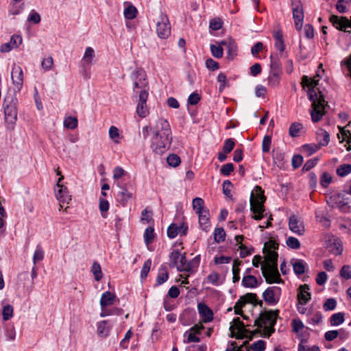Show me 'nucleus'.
Wrapping results in <instances>:
<instances>
[{
    "instance_id": "6",
    "label": "nucleus",
    "mask_w": 351,
    "mask_h": 351,
    "mask_svg": "<svg viewBox=\"0 0 351 351\" xmlns=\"http://www.w3.org/2000/svg\"><path fill=\"white\" fill-rule=\"evenodd\" d=\"M279 315V310L265 311L260 313L259 317L254 320V326L262 327L265 325V330L267 331V337L274 332V326Z\"/></svg>"
},
{
    "instance_id": "42",
    "label": "nucleus",
    "mask_w": 351,
    "mask_h": 351,
    "mask_svg": "<svg viewBox=\"0 0 351 351\" xmlns=\"http://www.w3.org/2000/svg\"><path fill=\"white\" fill-rule=\"evenodd\" d=\"M169 278V274L165 269L162 268L160 269L158 275L156 278V284L160 285L165 282Z\"/></svg>"
},
{
    "instance_id": "54",
    "label": "nucleus",
    "mask_w": 351,
    "mask_h": 351,
    "mask_svg": "<svg viewBox=\"0 0 351 351\" xmlns=\"http://www.w3.org/2000/svg\"><path fill=\"white\" fill-rule=\"evenodd\" d=\"M210 50L213 56L215 58H220L223 56V48L221 46L210 45Z\"/></svg>"
},
{
    "instance_id": "2",
    "label": "nucleus",
    "mask_w": 351,
    "mask_h": 351,
    "mask_svg": "<svg viewBox=\"0 0 351 351\" xmlns=\"http://www.w3.org/2000/svg\"><path fill=\"white\" fill-rule=\"evenodd\" d=\"M171 141V130L169 122L162 118L158 119L150 139L152 149L156 154L162 155L169 149Z\"/></svg>"
},
{
    "instance_id": "7",
    "label": "nucleus",
    "mask_w": 351,
    "mask_h": 351,
    "mask_svg": "<svg viewBox=\"0 0 351 351\" xmlns=\"http://www.w3.org/2000/svg\"><path fill=\"white\" fill-rule=\"evenodd\" d=\"M171 267H176L180 271H189L191 270V263L187 262L185 254H181L178 250H173L170 255Z\"/></svg>"
},
{
    "instance_id": "8",
    "label": "nucleus",
    "mask_w": 351,
    "mask_h": 351,
    "mask_svg": "<svg viewBox=\"0 0 351 351\" xmlns=\"http://www.w3.org/2000/svg\"><path fill=\"white\" fill-rule=\"evenodd\" d=\"M156 33L161 39L167 38L171 34V25L167 16L161 13L156 19Z\"/></svg>"
},
{
    "instance_id": "38",
    "label": "nucleus",
    "mask_w": 351,
    "mask_h": 351,
    "mask_svg": "<svg viewBox=\"0 0 351 351\" xmlns=\"http://www.w3.org/2000/svg\"><path fill=\"white\" fill-rule=\"evenodd\" d=\"M226 238V232L223 228H217L214 231V240L216 243L223 242Z\"/></svg>"
},
{
    "instance_id": "43",
    "label": "nucleus",
    "mask_w": 351,
    "mask_h": 351,
    "mask_svg": "<svg viewBox=\"0 0 351 351\" xmlns=\"http://www.w3.org/2000/svg\"><path fill=\"white\" fill-rule=\"evenodd\" d=\"M351 173V165L344 164L340 165L337 169V173L341 177L346 176Z\"/></svg>"
},
{
    "instance_id": "16",
    "label": "nucleus",
    "mask_w": 351,
    "mask_h": 351,
    "mask_svg": "<svg viewBox=\"0 0 351 351\" xmlns=\"http://www.w3.org/2000/svg\"><path fill=\"white\" fill-rule=\"evenodd\" d=\"M309 286L306 284L300 286L298 299L300 304L304 305L311 299V295L309 292Z\"/></svg>"
},
{
    "instance_id": "33",
    "label": "nucleus",
    "mask_w": 351,
    "mask_h": 351,
    "mask_svg": "<svg viewBox=\"0 0 351 351\" xmlns=\"http://www.w3.org/2000/svg\"><path fill=\"white\" fill-rule=\"evenodd\" d=\"M91 271L96 281H99L103 278L101 266L97 261L93 263Z\"/></svg>"
},
{
    "instance_id": "39",
    "label": "nucleus",
    "mask_w": 351,
    "mask_h": 351,
    "mask_svg": "<svg viewBox=\"0 0 351 351\" xmlns=\"http://www.w3.org/2000/svg\"><path fill=\"white\" fill-rule=\"evenodd\" d=\"M303 128V126L300 123H293L289 128V135L292 137H296L299 136L300 131Z\"/></svg>"
},
{
    "instance_id": "53",
    "label": "nucleus",
    "mask_w": 351,
    "mask_h": 351,
    "mask_svg": "<svg viewBox=\"0 0 351 351\" xmlns=\"http://www.w3.org/2000/svg\"><path fill=\"white\" fill-rule=\"evenodd\" d=\"M235 145L234 141L231 138H228L225 141L223 146V152L225 153H230L232 151Z\"/></svg>"
},
{
    "instance_id": "12",
    "label": "nucleus",
    "mask_w": 351,
    "mask_h": 351,
    "mask_svg": "<svg viewBox=\"0 0 351 351\" xmlns=\"http://www.w3.org/2000/svg\"><path fill=\"white\" fill-rule=\"evenodd\" d=\"M132 77L134 81V90L137 88L141 89V90H147V81L146 74L143 70H136L132 73Z\"/></svg>"
},
{
    "instance_id": "62",
    "label": "nucleus",
    "mask_w": 351,
    "mask_h": 351,
    "mask_svg": "<svg viewBox=\"0 0 351 351\" xmlns=\"http://www.w3.org/2000/svg\"><path fill=\"white\" fill-rule=\"evenodd\" d=\"M210 28L213 30H219L222 27V22L219 18H215L210 22Z\"/></svg>"
},
{
    "instance_id": "30",
    "label": "nucleus",
    "mask_w": 351,
    "mask_h": 351,
    "mask_svg": "<svg viewBox=\"0 0 351 351\" xmlns=\"http://www.w3.org/2000/svg\"><path fill=\"white\" fill-rule=\"evenodd\" d=\"M274 38L276 40L275 46L281 52L285 50V44L282 37V34L280 31H277L274 33Z\"/></svg>"
},
{
    "instance_id": "24",
    "label": "nucleus",
    "mask_w": 351,
    "mask_h": 351,
    "mask_svg": "<svg viewBox=\"0 0 351 351\" xmlns=\"http://www.w3.org/2000/svg\"><path fill=\"white\" fill-rule=\"evenodd\" d=\"M240 299L242 300L243 304H246L247 303H251L254 305L258 304L262 306L263 302L258 301L256 293H249L245 295L241 296Z\"/></svg>"
},
{
    "instance_id": "22",
    "label": "nucleus",
    "mask_w": 351,
    "mask_h": 351,
    "mask_svg": "<svg viewBox=\"0 0 351 351\" xmlns=\"http://www.w3.org/2000/svg\"><path fill=\"white\" fill-rule=\"evenodd\" d=\"M197 214L199 217V223L200 226L204 231L207 232L208 228L210 227V215L208 210H206L200 213H198Z\"/></svg>"
},
{
    "instance_id": "14",
    "label": "nucleus",
    "mask_w": 351,
    "mask_h": 351,
    "mask_svg": "<svg viewBox=\"0 0 351 351\" xmlns=\"http://www.w3.org/2000/svg\"><path fill=\"white\" fill-rule=\"evenodd\" d=\"M55 192L56 197L60 202L69 204L71 200V195L69 194V189L64 184H56Z\"/></svg>"
},
{
    "instance_id": "32",
    "label": "nucleus",
    "mask_w": 351,
    "mask_h": 351,
    "mask_svg": "<svg viewBox=\"0 0 351 351\" xmlns=\"http://www.w3.org/2000/svg\"><path fill=\"white\" fill-rule=\"evenodd\" d=\"M292 265L293 269L297 275H301L305 272V263L302 260H295Z\"/></svg>"
},
{
    "instance_id": "58",
    "label": "nucleus",
    "mask_w": 351,
    "mask_h": 351,
    "mask_svg": "<svg viewBox=\"0 0 351 351\" xmlns=\"http://www.w3.org/2000/svg\"><path fill=\"white\" fill-rule=\"evenodd\" d=\"M234 169L233 164L227 163L221 167L220 172L222 175L228 176L234 171Z\"/></svg>"
},
{
    "instance_id": "34",
    "label": "nucleus",
    "mask_w": 351,
    "mask_h": 351,
    "mask_svg": "<svg viewBox=\"0 0 351 351\" xmlns=\"http://www.w3.org/2000/svg\"><path fill=\"white\" fill-rule=\"evenodd\" d=\"M321 148L319 144L312 143L306 144L302 146V149L306 153L307 156H311Z\"/></svg>"
},
{
    "instance_id": "18",
    "label": "nucleus",
    "mask_w": 351,
    "mask_h": 351,
    "mask_svg": "<svg viewBox=\"0 0 351 351\" xmlns=\"http://www.w3.org/2000/svg\"><path fill=\"white\" fill-rule=\"evenodd\" d=\"M221 45H225L228 49L227 58L230 60H233L237 51V45L235 41L230 38L222 41Z\"/></svg>"
},
{
    "instance_id": "17",
    "label": "nucleus",
    "mask_w": 351,
    "mask_h": 351,
    "mask_svg": "<svg viewBox=\"0 0 351 351\" xmlns=\"http://www.w3.org/2000/svg\"><path fill=\"white\" fill-rule=\"evenodd\" d=\"M335 204L341 211L347 213L350 210L349 198L342 194H337L333 197Z\"/></svg>"
},
{
    "instance_id": "1",
    "label": "nucleus",
    "mask_w": 351,
    "mask_h": 351,
    "mask_svg": "<svg viewBox=\"0 0 351 351\" xmlns=\"http://www.w3.org/2000/svg\"><path fill=\"white\" fill-rule=\"evenodd\" d=\"M322 66V64H319L317 71L316 77L309 78L308 76L304 75L302 78L301 82L303 87L307 86L308 88V98L312 102V110L311 112V115L313 122L319 121L325 114L326 101H325L324 97L321 91L317 92L315 89L316 86L318 84L319 81L316 77L320 76V72H324Z\"/></svg>"
},
{
    "instance_id": "4",
    "label": "nucleus",
    "mask_w": 351,
    "mask_h": 351,
    "mask_svg": "<svg viewBox=\"0 0 351 351\" xmlns=\"http://www.w3.org/2000/svg\"><path fill=\"white\" fill-rule=\"evenodd\" d=\"M3 107L6 126L8 129L13 130L17 120V98L14 93H7Z\"/></svg>"
},
{
    "instance_id": "55",
    "label": "nucleus",
    "mask_w": 351,
    "mask_h": 351,
    "mask_svg": "<svg viewBox=\"0 0 351 351\" xmlns=\"http://www.w3.org/2000/svg\"><path fill=\"white\" fill-rule=\"evenodd\" d=\"M44 258V252L40 246H37L33 256V262L35 265L37 261H42Z\"/></svg>"
},
{
    "instance_id": "3",
    "label": "nucleus",
    "mask_w": 351,
    "mask_h": 351,
    "mask_svg": "<svg viewBox=\"0 0 351 351\" xmlns=\"http://www.w3.org/2000/svg\"><path fill=\"white\" fill-rule=\"evenodd\" d=\"M265 261L261 265L263 276L267 283H283L277 268L278 254L274 250H264Z\"/></svg>"
},
{
    "instance_id": "29",
    "label": "nucleus",
    "mask_w": 351,
    "mask_h": 351,
    "mask_svg": "<svg viewBox=\"0 0 351 351\" xmlns=\"http://www.w3.org/2000/svg\"><path fill=\"white\" fill-rule=\"evenodd\" d=\"M108 322L106 320L102 321L98 324L97 332L101 337H106L110 331V327L108 326Z\"/></svg>"
},
{
    "instance_id": "48",
    "label": "nucleus",
    "mask_w": 351,
    "mask_h": 351,
    "mask_svg": "<svg viewBox=\"0 0 351 351\" xmlns=\"http://www.w3.org/2000/svg\"><path fill=\"white\" fill-rule=\"evenodd\" d=\"M3 318L5 321L8 320L13 315V307L10 305H5L2 311Z\"/></svg>"
},
{
    "instance_id": "59",
    "label": "nucleus",
    "mask_w": 351,
    "mask_h": 351,
    "mask_svg": "<svg viewBox=\"0 0 351 351\" xmlns=\"http://www.w3.org/2000/svg\"><path fill=\"white\" fill-rule=\"evenodd\" d=\"M152 265V261L150 259L147 260L143 266L141 273V278H145L147 276V274L150 270V267Z\"/></svg>"
},
{
    "instance_id": "44",
    "label": "nucleus",
    "mask_w": 351,
    "mask_h": 351,
    "mask_svg": "<svg viewBox=\"0 0 351 351\" xmlns=\"http://www.w3.org/2000/svg\"><path fill=\"white\" fill-rule=\"evenodd\" d=\"M184 336L186 338L184 340V343H189L191 342H199L200 341L199 338L197 337L196 334L193 333V332H191L190 330L186 331Z\"/></svg>"
},
{
    "instance_id": "64",
    "label": "nucleus",
    "mask_w": 351,
    "mask_h": 351,
    "mask_svg": "<svg viewBox=\"0 0 351 351\" xmlns=\"http://www.w3.org/2000/svg\"><path fill=\"white\" fill-rule=\"evenodd\" d=\"M340 275L346 279H351L350 267L348 265H344L340 271Z\"/></svg>"
},
{
    "instance_id": "60",
    "label": "nucleus",
    "mask_w": 351,
    "mask_h": 351,
    "mask_svg": "<svg viewBox=\"0 0 351 351\" xmlns=\"http://www.w3.org/2000/svg\"><path fill=\"white\" fill-rule=\"evenodd\" d=\"M303 162V157L301 155H294L291 160V165L293 169L300 167Z\"/></svg>"
},
{
    "instance_id": "63",
    "label": "nucleus",
    "mask_w": 351,
    "mask_h": 351,
    "mask_svg": "<svg viewBox=\"0 0 351 351\" xmlns=\"http://www.w3.org/2000/svg\"><path fill=\"white\" fill-rule=\"evenodd\" d=\"M126 174V171L121 167H117L113 170V178L118 180L124 176Z\"/></svg>"
},
{
    "instance_id": "20",
    "label": "nucleus",
    "mask_w": 351,
    "mask_h": 351,
    "mask_svg": "<svg viewBox=\"0 0 351 351\" xmlns=\"http://www.w3.org/2000/svg\"><path fill=\"white\" fill-rule=\"evenodd\" d=\"M316 140L321 147L326 146L330 142V134L326 130L319 128L316 132Z\"/></svg>"
},
{
    "instance_id": "61",
    "label": "nucleus",
    "mask_w": 351,
    "mask_h": 351,
    "mask_svg": "<svg viewBox=\"0 0 351 351\" xmlns=\"http://www.w3.org/2000/svg\"><path fill=\"white\" fill-rule=\"evenodd\" d=\"M251 348L254 351H264L265 349V342L263 340H258L251 346Z\"/></svg>"
},
{
    "instance_id": "40",
    "label": "nucleus",
    "mask_w": 351,
    "mask_h": 351,
    "mask_svg": "<svg viewBox=\"0 0 351 351\" xmlns=\"http://www.w3.org/2000/svg\"><path fill=\"white\" fill-rule=\"evenodd\" d=\"M136 8L130 5H128L124 10V16L127 19H134L136 16Z\"/></svg>"
},
{
    "instance_id": "56",
    "label": "nucleus",
    "mask_w": 351,
    "mask_h": 351,
    "mask_svg": "<svg viewBox=\"0 0 351 351\" xmlns=\"http://www.w3.org/2000/svg\"><path fill=\"white\" fill-rule=\"evenodd\" d=\"M337 306V302L334 298L327 299L323 305V308L325 311H332Z\"/></svg>"
},
{
    "instance_id": "51",
    "label": "nucleus",
    "mask_w": 351,
    "mask_h": 351,
    "mask_svg": "<svg viewBox=\"0 0 351 351\" xmlns=\"http://www.w3.org/2000/svg\"><path fill=\"white\" fill-rule=\"evenodd\" d=\"M244 327L243 323L240 320L239 317L234 318L233 319V326H231L230 330H231V337H233L234 335L233 334V329L242 330Z\"/></svg>"
},
{
    "instance_id": "26",
    "label": "nucleus",
    "mask_w": 351,
    "mask_h": 351,
    "mask_svg": "<svg viewBox=\"0 0 351 351\" xmlns=\"http://www.w3.org/2000/svg\"><path fill=\"white\" fill-rule=\"evenodd\" d=\"M345 320L344 313H337L333 314L330 318V324L332 326H339Z\"/></svg>"
},
{
    "instance_id": "27",
    "label": "nucleus",
    "mask_w": 351,
    "mask_h": 351,
    "mask_svg": "<svg viewBox=\"0 0 351 351\" xmlns=\"http://www.w3.org/2000/svg\"><path fill=\"white\" fill-rule=\"evenodd\" d=\"M271 64H270V72L271 73H282L280 63L277 56L271 55Z\"/></svg>"
},
{
    "instance_id": "52",
    "label": "nucleus",
    "mask_w": 351,
    "mask_h": 351,
    "mask_svg": "<svg viewBox=\"0 0 351 351\" xmlns=\"http://www.w3.org/2000/svg\"><path fill=\"white\" fill-rule=\"evenodd\" d=\"M271 144V138L269 136H265L262 142V149L264 153L269 152Z\"/></svg>"
},
{
    "instance_id": "36",
    "label": "nucleus",
    "mask_w": 351,
    "mask_h": 351,
    "mask_svg": "<svg viewBox=\"0 0 351 351\" xmlns=\"http://www.w3.org/2000/svg\"><path fill=\"white\" fill-rule=\"evenodd\" d=\"M155 237L154 229L152 226H149L145 229L144 233V239L147 245L152 243Z\"/></svg>"
},
{
    "instance_id": "28",
    "label": "nucleus",
    "mask_w": 351,
    "mask_h": 351,
    "mask_svg": "<svg viewBox=\"0 0 351 351\" xmlns=\"http://www.w3.org/2000/svg\"><path fill=\"white\" fill-rule=\"evenodd\" d=\"M292 332L298 334L299 339H302V335L299 332L304 328V325L300 319H293L291 323Z\"/></svg>"
},
{
    "instance_id": "57",
    "label": "nucleus",
    "mask_w": 351,
    "mask_h": 351,
    "mask_svg": "<svg viewBox=\"0 0 351 351\" xmlns=\"http://www.w3.org/2000/svg\"><path fill=\"white\" fill-rule=\"evenodd\" d=\"M114 313L121 315L122 313V310L115 308L113 310L110 311V310L107 309L106 308H101L100 316L103 317H106V316H108V315H110L112 314H114Z\"/></svg>"
},
{
    "instance_id": "19",
    "label": "nucleus",
    "mask_w": 351,
    "mask_h": 351,
    "mask_svg": "<svg viewBox=\"0 0 351 351\" xmlns=\"http://www.w3.org/2000/svg\"><path fill=\"white\" fill-rule=\"evenodd\" d=\"M198 311L200 315L203 317L204 322H210L213 318V313L212 311L204 303H199Z\"/></svg>"
},
{
    "instance_id": "21",
    "label": "nucleus",
    "mask_w": 351,
    "mask_h": 351,
    "mask_svg": "<svg viewBox=\"0 0 351 351\" xmlns=\"http://www.w3.org/2000/svg\"><path fill=\"white\" fill-rule=\"evenodd\" d=\"M116 300V295L110 291H106L101 295L100 299V305L101 308H106L108 306L114 304Z\"/></svg>"
},
{
    "instance_id": "10",
    "label": "nucleus",
    "mask_w": 351,
    "mask_h": 351,
    "mask_svg": "<svg viewBox=\"0 0 351 351\" xmlns=\"http://www.w3.org/2000/svg\"><path fill=\"white\" fill-rule=\"evenodd\" d=\"M148 95L147 90H142L140 91L136 113L141 119L145 118L149 113V108L147 104Z\"/></svg>"
},
{
    "instance_id": "45",
    "label": "nucleus",
    "mask_w": 351,
    "mask_h": 351,
    "mask_svg": "<svg viewBox=\"0 0 351 351\" xmlns=\"http://www.w3.org/2000/svg\"><path fill=\"white\" fill-rule=\"evenodd\" d=\"M109 136L111 139L113 140V141L115 143H119V132L117 127L115 126H111L109 129Z\"/></svg>"
},
{
    "instance_id": "41",
    "label": "nucleus",
    "mask_w": 351,
    "mask_h": 351,
    "mask_svg": "<svg viewBox=\"0 0 351 351\" xmlns=\"http://www.w3.org/2000/svg\"><path fill=\"white\" fill-rule=\"evenodd\" d=\"M167 162L169 166L176 167L180 162V158L177 154H169L167 158Z\"/></svg>"
},
{
    "instance_id": "31",
    "label": "nucleus",
    "mask_w": 351,
    "mask_h": 351,
    "mask_svg": "<svg viewBox=\"0 0 351 351\" xmlns=\"http://www.w3.org/2000/svg\"><path fill=\"white\" fill-rule=\"evenodd\" d=\"M282 73H271L268 77V85L276 87L279 85Z\"/></svg>"
},
{
    "instance_id": "5",
    "label": "nucleus",
    "mask_w": 351,
    "mask_h": 351,
    "mask_svg": "<svg viewBox=\"0 0 351 351\" xmlns=\"http://www.w3.org/2000/svg\"><path fill=\"white\" fill-rule=\"evenodd\" d=\"M266 197L264 195V191L261 186H256L250 197V209L255 214L252 217L255 220H260L264 217V203Z\"/></svg>"
},
{
    "instance_id": "9",
    "label": "nucleus",
    "mask_w": 351,
    "mask_h": 351,
    "mask_svg": "<svg viewBox=\"0 0 351 351\" xmlns=\"http://www.w3.org/2000/svg\"><path fill=\"white\" fill-rule=\"evenodd\" d=\"M293 18L295 21V26L297 30L300 31L303 25L304 8L300 0L291 2Z\"/></svg>"
},
{
    "instance_id": "46",
    "label": "nucleus",
    "mask_w": 351,
    "mask_h": 351,
    "mask_svg": "<svg viewBox=\"0 0 351 351\" xmlns=\"http://www.w3.org/2000/svg\"><path fill=\"white\" fill-rule=\"evenodd\" d=\"M286 243L287 246L291 249H299L300 247V243L298 239L293 237H289Z\"/></svg>"
},
{
    "instance_id": "13",
    "label": "nucleus",
    "mask_w": 351,
    "mask_h": 351,
    "mask_svg": "<svg viewBox=\"0 0 351 351\" xmlns=\"http://www.w3.org/2000/svg\"><path fill=\"white\" fill-rule=\"evenodd\" d=\"M289 228L292 232L299 236L303 235L305 232L304 223L295 215H291L289 219Z\"/></svg>"
},
{
    "instance_id": "35",
    "label": "nucleus",
    "mask_w": 351,
    "mask_h": 351,
    "mask_svg": "<svg viewBox=\"0 0 351 351\" xmlns=\"http://www.w3.org/2000/svg\"><path fill=\"white\" fill-rule=\"evenodd\" d=\"M77 119L75 117H67L64 120V126L68 129L74 130L77 127Z\"/></svg>"
},
{
    "instance_id": "37",
    "label": "nucleus",
    "mask_w": 351,
    "mask_h": 351,
    "mask_svg": "<svg viewBox=\"0 0 351 351\" xmlns=\"http://www.w3.org/2000/svg\"><path fill=\"white\" fill-rule=\"evenodd\" d=\"M193 209L196 211L197 213L206 210L204 208V202L200 197H195V198L193 199Z\"/></svg>"
},
{
    "instance_id": "11",
    "label": "nucleus",
    "mask_w": 351,
    "mask_h": 351,
    "mask_svg": "<svg viewBox=\"0 0 351 351\" xmlns=\"http://www.w3.org/2000/svg\"><path fill=\"white\" fill-rule=\"evenodd\" d=\"M281 289L278 287H268L263 293V298L265 302L269 304H277L280 298Z\"/></svg>"
},
{
    "instance_id": "49",
    "label": "nucleus",
    "mask_w": 351,
    "mask_h": 351,
    "mask_svg": "<svg viewBox=\"0 0 351 351\" xmlns=\"http://www.w3.org/2000/svg\"><path fill=\"white\" fill-rule=\"evenodd\" d=\"M285 154L282 153H276L274 156V163L280 168H283L285 165Z\"/></svg>"
},
{
    "instance_id": "25",
    "label": "nucleus",
    "mask_w": 351,
    "mask_h": 351,
    "mask_svg": "<svg viewBox=\"0 0 351 351\" xmlns=\"http://www.w3.org/2000/svg\"><path fill=\"white\" fill-rule=\"evenodd\" d=\"M95 58V51L92 47H87L85 50L82 61L84 65H90Z\"/></svg>"
},
{
    "instance_id": "50",
    "label": "nucleus",
    "mask_w": 351,
    "mask_h": 351,
    "mask_svg": "<svg viewBox=\"0 0 351 351\" xmlns=\"http://www.w3.org/2000/svg\"><path fill=\"white\" fill-rule=\"evenodd\" d=\"M332 182V176L328 173L327 172L323 173L322 175V177L320 178V184L324 187L326 188L330 183Z\"/></svg>"
},
{
    "instance_id": "15",
    "label": "nucleus",
    "mask_w": 351,
    "mask_h": 351,
    "mask_svg": "<svg viewBox=\"0 0 351 351\" xmlns=\"http://www.w3.org/2000/svg\"><path fill=\"white\" fill-rule=\"evenodd\" d=\"M12 83L18 90L22 88L23 83V73L20 66L14 64L12 70Z\"/></svg>"
},
{
    "instance_id": "23",
    "label": "nucleus",
    "mask_w": 351,
    "mask_h": 351,
    "mask_svg": "<svg viewBox=\"0 0 351 351\" xmlns=\"http://www.w3.org/2000/svg\"><path fill=\"white\" fill-rule=\"evenodd\" d=\"M259 285L256 278L252 275H245L242 279V285L247 288H255Z\"/></svg>"
},
{
    "instance_id": "47",
    "label": "nucleus",
    "mask_w": 351,
    "mask_h": 351,
    "mask_svg": "<svg viewBox=\"0 0 351 351\" xmlns=\"http://www.w3.org/2000/svg\"><path fill=\"white\" fill-rule=\"evenodd\" d=\"M180 229L175 223L171 224L167 229L168 237L171 239L175 238L178 235V232L180 231Z\"/></svg>"
}]
</instances>
